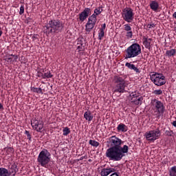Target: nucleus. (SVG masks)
<instances>
[{
    "label": "nucleus",
    "mask_w": 176,
    "mask_h": 176,
    "mask_svg": "<svg viewBox=\"0 0 176 176\" xmlns=\"http://www.w3.org/2000/svg\"><path fill=\"white\" fill-rule=\"evenodd\" d=\"M126 36L128 39H131V38H133V32L132 31L127 32Z\"/></svg>",
    "instance_id": "nucleus-33"
},
{
    "label": "nucleus",
    "mask_w": 176,
    "mask_h": 176,
    "mask_svg": "<svg viewBox=\"0 0 176 176\" xmlns=\"http://www.w3.org/2000/svg\"><path fill=\"white\" fill-rule=\"evenodd\" d=\"M63 135H68V134L71 133V131L69 130V128H68V126H66L65 129H63Z\"/></svg>",
    "instance_id": "nucleus-31"
},
{
    "label": "nucleus",
    "mask_w": 176,
    "mask_h": 176,
    "mask_svg": "<svg viewBox=\"0 0 176 176\" xmlns=\"http://www.w3.org/2000/svg\"><path fill=\"white\" fill-rule=\"evenodd\" d=\"M95 34H96V32H94V36Z\"/></svg>",
    "instance_id": "nucleus-46"
},
{
    "label": "nucleus",
    "mask_w": 176,
    "mask_h": 176,
    "mask_svg": "<svg viewBox=\"0 0 176 176\" xmlns=\"http://www.w3.org/2000/svg\"><path fill=\"white\" fill-rule=\"evenodd\" d=\"M32 39L33 41H35L36 39V36H35V35L32 36Z\"/></svg>",
    "instance_id": "nucleus-44"
},
{
    "label": "nucleus",
    "mask_w": 176,
    "mask_h": 176,
    "mask_svg": "<svg viewBox=\"0 0 176 176\" xmlns=\"http://www.w3.org/2000/svg\"><path fill=\"white\" fill-rule=\"evenodd\" d=\"M162 135V132L157 128L156 129L148 131L144 133V137L147 141L150 142H155L156 140H159Z\"/></svg>",
    "instance_id": "nucleus-5"
},
{
    "label": "nucleus",
    "mask_w": 176,
    "mask_h": 176,
    "mask_svg": "<svg viewBox=\"0 0 176 176\" xmlns=\"http://www.w3.org/2000/svg\"><path fill=\"white\" fill-rule=\"evenodd\" d=\"M124 31H126L127 32L131 31V26H130V25L129 24H125L124 25Z\"/></svg>",
    "instance_id": "nucleus-32"
},
{
    "label": "nucleus",
    "mask_w": 176,
    "mask_h": 176,
    "mask_svg": "<svg viewBox=\"0 0 176 176\" xmlns=\"http://www.w3.org/2000/svg\"><path fill=\"white\" fill-rule=\"evenodd\" d=\"M122 17L126 23H132L134 20V12L131 8H125L122 12Z\"/></svg>",
    "instance_id": "nucleus-8"
},
{
    "label": "nucleus",
    "mask_w": 176,
    "mask_h": 176,
    "mask_svg": "<svg viewBox=\"0 0 176 176\" xmlns=\"http://www.w3.org/2000/svg\"><path fill=\"white\" fill-rule=\"evenodd\" d=\"M31 124L34 130H36V131H41L43 129V124L41 120H33L31 121Z\"/></svg>",
    "instance_id": "nucleus-13"
},
{
    "label": "nucleus",
    "mask_w": 176,
    "mask_h": 176,
    "mask_svg": "<svg viewBox=\"0 0 176 176\" xmlns=\"http://www.w3.org/2000/svg\"><path fill=\"white\" fill-rule=\"evenodd\" d=\"M151 10L154 12H157L159 9V3L156 1H151L149 5Z\"/></svg>",
    "instance_id": "nucleus-17"
},
{
    "label": "nucleus",
    "mask_w": 176,
    "mask_h": 176,
    "mask_svg": "<svg viewBox=\"0 0 176 176\" xmlns=\"http://www.w3.org/2000/svg\"><path fill=\"white\" fill-rule=\"evenodd\" d=\"M151 42H152V38H148L146 37L143 38V44L144 45L146 49H151Z\"/></svg>",
    "instance_id": "nucleus-19"
},
{
    "label": "nucleus",
    "mask_w": 176,
    "mask_h": 176,
    "mask_svg": "<svg viewBox=\"0 0 176 176\" xmlns=\"http://www.w3.org/2000/svg\"><path fill=\"white\" fill-rule=\"evenodd\" d=\"M125 67H127L129 69H133L135 72H137V74H140V69H138L137 67L134 64H131V63H126Z\"/></svg>",
    "instance_id": "nucleus-18"
},
{
    "label": "nucleus",
    "mask_w": 176,
    "mask_h": 176,
    "mask_svg": "<svg viewBox=\"0 0 176 176\" xmlns=\"http://www.w3.org/2000/svg\"><path fill=\"white\" fill-rule=\"evenodd\" d=\"M102 12V8L99 7L94 10V14H94L95 17L97 18V16H98L99 14H101Z\"/></svg>",
    "instance_id": "nucleus-24"
},
{
    "label": "nucleus",
    "mask_w": 176,
    "mask_h": 176,
    "mask_svg": "<svg viewBox=\"0 0 176 176\" xmlns=\"http://www.w3.org/2000/svg\"><path fill=\"white\" fill-rule=\"evenodd\" d=\"M77 49L78 50H81V51H83V50H85V45H78V47H77Z\"/></svg>",
    "instance_id": "nucleus-38"
},
{
    "label": "nucleus",
    "mask_w": 176,
    "mask_h": 176,
    "mask_svg": "<svg viewBox=\"0 0 176 176\" xmlns=\"http://www.w3.org/2000/svg\"><path fill=\"white\" fill-rule=\"evenodd\" d=\"M83 159H87V155H85V156L80 157L79 160H83Z\"/></svg>",
    "instance_id": "nucleus-41"
},
{
    "label": "nucleus",
    "mask_w": 176,
    "mask_h": 176,
    "mask_svg": "<svg viewBox=\"0 0 176 176\" xmlns=\"http://www.w3.org/2000/svg\"><path fill=\"white\" fill-rule=\"evenodd\" d=\"M96 23H97V19L96 17V15L92 14L90 16H89L88 21L85 25L86 34H90L91 30L94 28Z\"/></svg>",
    "instance_id": "nucleus-9"
},
{
    "label": "nucleus",
    "mask_w": 176,
    "mask_h": 176,
    "mask_svg": "<svg viewBox=\"0 0 176 176\" xmlns=\"http://www.w3.org/2000/svg\"><path fill=\"white\" fill-rule=\"evenodd\" d=\"M64 30V23L60 19H52L43 27V32L47 36L58 34Z\"/></svg>",
    "instance_id": "nucleus-2"
},
{
    "label": "nucleus",
    "mask_w": 176,
    "mask_h": 176,
    "mask_svg": "<svg viewBox=\"0 0 176 176\" xmlns=\"http://www.w3.org/2000/svg\"><path fill=\"white\" fill-rule=\"evenodd\" d=\"M32 91H34V93H39L40 94H43V92L42 91V88L33 87Z\"/></svg>",
    "instance_id": "nucleus-28"
},
{
    "label": "nucleus",
    "mask_w": 176,
    "mask_h": 176,
    "mask_svg": "<svg viewBox=\"0 0 176 176\" xmlns=\"http://www.w3.org/2000/svg\"><path fill=\"white\" fill-rule=\"evenodd\" d=\"M155 96H162L163 94V91L162 89H155L153 92Z\"/></svg>",
    "instance_id": "nucleus-30"
},
{
    "label": "nucleus",
    "mask_w": 176,
    "mask_h": 176,
    "mask_svg": "<svg viewBox=\"0 0 176 176\" xmlns=\"http://www.w3.org/2000/svg\"><path fill=\"white\" fill-rule=\"evenodd\" d=\"M172 124H173V126H174V127H176V120L173 121Z\"/></svg>",
    "instance_id": "nucleus-42"
},
{
    "label": "nucleus",
    "mask_w": 176,
    "mask_h": 176,
    "mask_svg": "<svg viewBox=\"0 0 176 176\" xmlns=\"http://www.w3.org/2000/svg\"><path fill=\"white\" fill-rule=\"evenodd\" d=\"M25 135H27L28 140H29V141H31V134L30 133V131H25Z\"/></svg>",
    "instance_id": "nucleus-35"
},
{
    "label": "nucleus",
    "mask_w": 176,
    "mask_h": 176,
    "mask_svg": "<svg viewBox=\"0 0 176 176\" xmlns=\"http://www.w3.org/2000/svg\"><path fill=\"white\" fill-rule=\"evenodd\" d=\"M114 82L116 84L114 93H123L124 89H126V81L124 78L119 76H116L114 77Z\"/></svg>",
    "instance_id": "nucleus-6"
},
{
    "label": "nucleus",
    "mask_w": 176,
    "mask_h": 176,
    "mask_svg": "<svg viewBox=\"0 0 176 176\" xmlns=\"http://www.w3.org/2000/svg\"><path fill=\"white\" fill-rule=\"evenodd\" d=\"M151 80L155 86L166 85V77L162 74L155 73L151 76Z\"/></svg>",
    "instance_id": "nucleus-7"
},
{
    "label": "nucleus",
    "mask_w": 176,
    "mask_h": 176,
    "mask_svg": "<svg viewBox=\"0 0 176 176\" xmlns=\"http://www.w3.org/2000/svg\"><path fill=\"white\" fill-rule=\"evenodd\" d=\"M0 176H10L9 170L5 168H0Z\"/></svg>",
    "instance_id": "nucleus-22"
},
{
    "label": "nucleus",
    "mask_w": 176,
    "mask_h": 176,
    "mask_svg": "<svg viewBox=\"0 0 176 176\" xmlns=\"http://www.w3.org/2000/svg\"><path fill=\"white\" fill-rule=\"evenodd\" d=\"M78 45H80L81 46H85L82 40H78Z\"/></svg>",
    "instance_id": "nucleus-40"
},
{
    "label": "nucleus",
    "mask_w": 176,
    "mask_h": 176,
    "mask_svg": "<svg viewBox=\"0 0 176 176\" xmlns=\"http://www.w3.org/2000/svg\"><path fill=\"white\" fill-rule=\"evenodd\" d=\"M170 176H176V166H173L169 170Z\"/></svg>",
    "instance_id": "nucleus-26"
},
{
    "label": "nucleus",
    "mask_w": 176,
    "mask_h": 176,
    "mask_svg": "<svg viewBox=\"0 0 176 176\" xmlns=\"http://www.w3.org/2000/svg\"><path fill=\"white\" fill-rule=\"evenodd\" d=\"M175 54H176L175 49L168 50L165 53V55L166 57H174V56H175Z\"/></svg>",
    "instance_id": "nucleus-21"
},
{
    "label": "nucleus",
    "mask_w": 176,
    "mask_h": 176,
    "mask_svg": "<svg viewBox=\"0 0 176 176\" xmlns=\"http://www.w3.org/2000/svg\"><path fill=\"white\" fill-rule=\"evenodd\" d=\"M41 78H43V79H46V78H53V75H52L50 72H47L41 75Z\"/></svg>",
    "instance_id": "nucleus-25"
},
{
    "label": "nucleus",
    "mask_w": 176,
    "mask_h": 176,
    "mask_svg": "<svg viewBox=\"0 0 176 176\" xmlns=\"http://www.w3.org/2000/svg\"><path fill=\"white\" fill-rule=\"evenodd\" d=\"M89 145H91V146H95L97 148L98 145H100V143L96 140H90L89 142Z\"/></svg>",
    "instance_id": "nucleus-27"
},
{
    "label": "nucleus",
    "mask_w": 176,
    "mask_h": 176,
    "mask_svg": "<svg viewBox=\"0 0 176 176\" xmlns=\"http://www.w3.org/2000/svg\"><path fill=\"white\" fill-rule=\"evenodd\" d=\"M105 28H107V25L105 23L102 25L101 28L100 29V31H105Z\"/></svg>",
    "instance_id": "nucleus-39"
},
{
    "label": "nucleus",
    "mask_w": 176,
    "mask_h": 176,
    "mask_svg": "<svg viewBox=\"0 0 176 176\" xmlns=\"http://www.w3.org/2000/svg\"><path fill=\"white\" fill-rule=\"evenodd\" d=\"M115 171L114 168H103L102 169L100 172L101 176H108L111 174V173H113Z\"/></svg>",
    "instance_id": "nucleus-14"
},
{
    "label": "nucleus",
    "mask_w": 176,
    "mask_h": 176,
    "mask_svg": "<svg viewBox=\"0 0 176 176\" xmlns=\"http://www.w3.org/2000/svg\"><path fill=\"white\" fill-rule=\"evenodd\" d=\"M105 36V32L104 30H100L98 33V39L99 41H101L102 39V37Z\"/></svg>",
    "instance_id": "nucleus-29"
},
{
    "label": "nucleus",
    "mask_w": 176,
    "mask_h": 176,
    "mask_svg": "<svg viewBox=\"0 0 176 176\" xmlns=\"http://www.w3.org/2000/svg\"><path fill=\"white\" fill-rule=\"evenodd\" d=\"M155 23H151V24L147 25V28H149V30H151V28H155Z\"/></svg>",
    "instance_id": "nucleus-36"
},
{
    "label": "nucleus",
    "mask_w": 176,
    "mask_h": 176,
    "mask_svg": "<svg viewBox=\"0 0 176 176\" xmlns=\"http://www.w3.org/2000/svg\"><path fill=\"white\" fill-rule=\"evenodd\" d=\"M110 176H119L116 173L111 174Z\"/></svg>",
    "instance_id": "nucleus-43"
},
{
    "label": "nucleus",
    "mask_w": 176,
    "mask_h": 176,
    "mask_svg": "<svg viewBox=\"0 0 176 176\" xmlns=\"http://www.w3.org/2000/svg\"><path fill=\"white\" fill-rule=\"evenodd\" d=\"M130 101L132 104H135V105H141L142 104L143 98L138 91L132 92L130 94Z\"/></svg>",
    "instance_id": "nucleus-10"
},
{
    "label": "nucleus",
    "mask_w": 176,
    "mask_h": 176,
    "mask_svg": "<svg viewBox=\"0 0 176 176\" xmlns=\"http://www.w3.org/2000/svg\"><path fill=\"white\" fill-rule=\"evenodd\" d=\"M126 58H134V57H138V56L141 54V45L135 43L126 49Z\"/></svg>",
    "instance_id": "nucleus-4"
},
{
    "label": "nucleus",
    "mask_w": 176,
    "mask_h": 176,
    "mask_svg": "<svg viewBox=\"0 0 176 176\" xmlns=\"http://www.w3.org/2000/svg\"><path fill=\"white\" fill-rule=\"evenodd\" d=\"M51 159L52 155L50 154V152L44 148L40 152L37 157V163L38 166L46 168H47V166H49Z\"/></svg>",
    "instance_id": "nucleus-3"
},
{
    "label": "nucleus",
    "mask_w": 176,
    "mask_h": 176,
    "mask_svg": "<svg viewBox=\"0 0 176 176\" xmlns=\"http://www.w3.org/2000/svg\"><path fill=\"white\" fill-rule=\"evenodd\" d=\"M14 152V150L12 147H8L6 148V153L8 155H10V153H13Z\"/></svg>",
    "instance_id": "nucleus-34"
},
{
    "label": "nucleus",
    "mask_w": 176,
    "mask_h": 176,
    "mask_svg": "<svg viewBox=\"0 0 176 176\" xmlns=\"http://www.w3.org/2000/svg\"><path fill=\"white\" fill-rule=\"evenodd\" d=\"M89 162H91V160H89Z\"/></svg>",
    "instance_id": "nucleus-47"
},
{
    "label": "nucleus",
    "mask_w": 176,
    "mask_h": 176,
    "mask_svg": "<svg viewBox=\"0 0 176 176\" xmlns=\"http://www.w3.org/2000/svg\"><path fill=\"white\" fill-rule=\"evenodd\" d=\"M152 104L156 108L158 113H164V104L160 100H157V99H154L152 100Z\"/></svg>",
    "instance_id": "nucleus-11"
},
{
    "label": "nucleus",
    "mask_w": 176,
    "mask_h": 176,
    "mask_svg": "<svg viewBox=\"0 0 176 176\" xmlns=\"http://www.w3.org/2000/svg\"><path fill=\"white\" fill-rule=\"evenodd\" d=\"M17 171H19V168H17V166L13 164L11 166L10 170L8 171V174H10V176L12 175V176H16Z\"/></svg>",
    "instance_id": "nucleus-16"
},
{
    "label": "nucleus",
    "mask_w": 176,
    "mask_h": 176,
    "mask_svg": "<svg viewBox=\"0 0 176 176\" xmlns=\"http://www.w3.org/2000/svg\"><path fill=\"white\" fill-rule=\"evenodd\" d=\"M91 14V9L89 8H85L84 10L79 14V20L80 21L83 22Z\"/></svg>",
    "instance_id": "nucleus-12"
},
{
    "label": "nucleus",
    "mask_w": 176,
    "mask_h": 176,
    "mask_svg": "<svg viewBox=\"0 0 176 176\" xmlns=\"http://www.w3.org/2000/svg\"><path fill=\"white\" fill-rule=\"evenodd\" d=\"M2 34H3V32H2V30H0V36H2Z\"/></svg>",
    "instance_id": "nucleus-45"
},
{
    "label": "nucleus",
    "mask_w": 176,
    "mask_h": 176,
    "mask_svg": "<svg viewBox=\"0 0 176 176\" xmlns=\"http://www.w3.org/2000/svg\"><path fill=\"white\" fill-rule=\"evenodd\" d=\"M17 58H19L17 55L10 54L7 56L5 60L6 61H8V63H14V61H17Z\"/></svg>",
    "instance_id": "nucleus-15"
},
{
    "label": "nucleus",
    "mask_w": 176,
    "mask_h": 176,
    "mask_svg": "<svg viewBox=\"0 0 176 176\" xmlns=\"http://www.w3.org/2000/svg\"><path fill=\"white\" fill-rule=\"evenodd\" d=\"M23 13H24V7H23V6H21L20 7L19 14H23Z\"/></svg>",
    "instance_id": "nucleus-37"
},
{
    "label": "nucleus",
    "mask_w": 176,
    "mask_h": 176,
    "mask_svg": "<svg viewBox=\"0 0 176 176\" xmlns=\"http://www.w3.org/2000/svg\"><path fill=\"white\" fill-rule=\"evenodd\" d=\"M107 144L109 148L106 151V157L113 162H120L124 154L129 152V146H122L123 142L116 135L109 138Z\"/></svg>",
    "instance_id": "nucleus-1"
},
{
    "label": "nucleus",
    "mask_w": 176,
    "mask_h": 176,
    "mask_svg": "<svg viewBox=\"0 0 176 176\" xmlns=\"http://www.w3.org/2000/svg\"><path fill=\"white\" fill-rule=\"evenodd\" d=\"M84 118L85 120H87V122H91L93 120V114H91V112L90 111H86L84 113Z\"/></svg>",
    "instance_id": "nucleus-20"
},
{
    "label": "nucleus",
    "mask_w": 176,
    "mask_h": 176,
    "mask_svg": "<svg viewBox=\"0 0 176 176\" xmlns=\"http://www.w3.org/2000/svg\"><path fill=\"white\" fill-rule=\"evenodd\" d=\"M117 130L118 131L125 133V131H127V126H126L124 124H120L117 127Z\"/></svg>",
    "instance_id": "nucleus-23"
}]
</instances>
